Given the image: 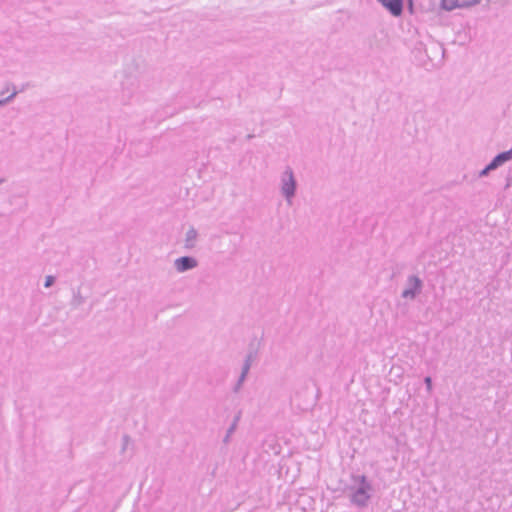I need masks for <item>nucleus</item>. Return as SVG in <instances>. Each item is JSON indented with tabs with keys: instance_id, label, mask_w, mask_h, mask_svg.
<instances>
[{
	"instance_id": "obj_1",
	"label": "nucleus",
	"mask_w": 512,
	"mask_h": 512,
	"mask_svg": "<svg viewBox=\"0 0 512 512\" xmlns=\"http://www.w3.org/2000/svg\"><path fill=\"white\" fill-rule=\"evenodd\" d=\"M351 480L353 484L346 488L350 492V503L361 509L366 508L374 493L372 482L364 474H351Z\"/></svg>"
},
{
	"instance_id": "obj_2",
	"label": "nucleus",
	"mask_w": 512,
	"mask_h": 512,
	"mask_svg": "<svg viewBox=\"0 0 512 512\" xmlns=\"http://www.w3.org/2000/svg\"><path fill=\"white\" fill-rule=\"evenodd\" d=\"M297 191V181L291 167L287 166L281 178V193L283 197L290 202L295 197Z\"/></svg>"
},
{
	"instance_id": "obj_3",
	"label": "nucleus",
	"mask_w": 512,
	"mask_h": 512,
	"mask_svg": "<svg viewBox=\"0 0 512 512\" xmlns=\"http://www.w3.org/2000/svg\"><path fill=\"white\" fill-rule=\"evenodd\" d=\"M423 288V281L417 275H409L407 278V287L402 291L401 297L414 300Z\"/></svg>"
},
{
	"instance_id": "obj_4",
	"label": "nucleus",
	"mask_w": 512,
	"mask_h": 512,
	"mask_svg": "<svg viewBox=\"0 0 512 512\" xmlns=\"http://www.w3.org/2000/svg\"><path fill=\"white\" fill-rule=\"evenodd\" d=\"M198 266V261L193 256H181L174 261V267L179 273L192 270Z\"/></svg>"
},
{
	"instance_id": "obj_5",
	"label": "nucleus",
	"mask_w": 512,
	"mask_h": 512,
	"mask_svg": "<svg viewBox=\"0 0 512 512\" xmlns=\"http://www.w3.org/2000/svg\"><path fill=\"white\" fill-rule=\"evenodd\" d=\"M394 17H399L403 13V0H377Z\"/></svg>"
},
{
	"instance_id": "obj_6",
	"label": "nucleus",
	"mask_w": 512,
	"mask_h": 512,
	"mask_svg": "<svg viewBox=\"0 0 512 512\" xmlns=\"http://www.w3.org/2000/svg\"><path fill=\"white\" fill-rule=\"evenodd\" d=\"M256 355H257V351H249L248 352V354L246 355V357L244 359V363H243L242 369H241V372L243 374H248L249 373V370L251 368L252 362L255 359Z\"/></svg>"
},
{
	"instance_id": "obj_7",
	"label": "nucleus",
	"mask_w": 512,
	"mask_h": 512,
	"mask_svg": "<svg viewBox=\"0 0 512 512\" xmlns=\"http://www.w3.org/2000/svg\"><path fill=\"white\" fill-rule=\"evenodd\" d=\"M256 355H257V351H249L248 352V354L246 355V357L244 359V363H243L242 369H241V372L243 374H248L249 373V370L251 368L252 362L255 359Z\"/></svg>"
},
{
	"instance_id": "obj_8",
	"label": "nucleus",
	"mask_w": 512,
	"mask_h": 512,
	"mask_svg": "<svg viewBox=\"0 0 512 512\" xmlns=\"http://www.w3.org/2000/svg\"><path fill=\"white\" fill-rule=\"evenodd\" d=\"M197 235H198L197 230L194 229L193 227H191L186 232V238H185V247L186 248H193L194 247V241L196 240Z\"/></svg>"
},
{
	"instance_id": "obj_9",
	"label": "nucleus",
	"mask_w": 512,
	"mask_h": 512,
	"mask_svg": "<svg viewBox=\"0 0 512 512\" xmlns=\"http://www.w3.org/2000/svg\"><path fill=\"white\" fill-rule=\"evenodd\" d=\"M85 300H86L85 297L82 296V294H81L80 288H78L77 290H73V297L71 300L72 307L78 308L79 306L84 304Z\"/></svg>"
},
{
	"instance_id": "obj_10",
	"label": "nucleus",
	"mask_w": 512,
	"mask_h": 512,
	"mask_svg": "<svg viewBox=\"0 0 512 512\" xmlns=\"http://www.w3.org/2000/svg\"><path fill=\"white\" fill-rule=\"evenodd\" d=\"M441 6L443 9L447 11H451L455 8H467L466 6H462V0H451L450 4H447V0L441 1Z\"/></svg>"
},
{
	"instance_id": "obj_11",
	"label": "nucleus",
	"mask_w": 512,
	"mask_h": 512,
	"mask_svg": "<svg viewBox=\"0 0 512 512\" xmlns=\"http://www.w3.org/2000/svg\"><path fill=\"white\" fill-rule=\"evenodd\" d=\"M142 143H139L135 146V153L141 156L148 155L151 152V145L149 142L144 143V148L141 147Z\"/></svg>"
},
{
	"instance_id": "obj_12",
	"label": "nucleus",
	"mask_w": 512,
	"mask_h": 512,
	"mask_svg": "<svg viewBox=\"0 0 512 512\" xmlns=\"http://www.w3.org/2000/svg\"><path fill=\"white\" fill-rule=\"evenodd\" d=\"M488 164L494 171V170L498 169L500 166L504 165L505 162L503 161V159L501 158V156L498 153Z\"/></svg>"
},
{
	"instance_id": "obj_13",
	"label": "nucleus",
	"mask_w": 512,
	"mask_h": 512,
	"mask_svg": "<svg viewBox=\"0 0 512 512\" xmlns=\"http://www.w3.org/2000/svg\"><path fill=\"white\" fill-rule=\"evenodd\" d=\"M246 377H247V374H243L241 372V374H240L236 384L233 387V392H235V393L239 392V390L241 389V387L243 385V382L245 381Z\"/></svg>"
},
{
	"instance_id": "obj_14",
	"label": "nucleus",
	"mask_w": 512,
	"mask_h": 512,
	"mask_svg": "<svg viewBox=\"0 0 512 512\" xmlns=\"http://www.w3.org/2000/svg\"><path fill=\"white\" fill-rule=\"evenodd\" d=\"M17 94H18V91L14 88L13 92L9 96H7L5 98H0V107H2L4 105H6L7 103L11 102L15 98V96Z\"/></svg>"
},
{
	"instance_id": "obj_15",
	"label": "nucleus",
	"mask_w": 512,
	"mask_h": 512,
	"mask_svg": "<svg viewBox=\"0 0 512 512\" xmlns=\"http://www.w3.org/2000/svg\"><path fill=\"white\" fill-rule=\"evenodd\" d=\"M512 186V166L509 167L506 178H505V185L504 190L509 189Z\"/></svg>"
},
{
	"instance_id": "obj_16",
	"label": "nucleus",
	"mask_w": 512,
	"mask_h": 512,
	"mask_svg": "<svg viewBox=\"0 0 512 512\" xmlns=\"http://www.w3.org/2000/svg\"><path fill=\"white\" fill-rule=\"evenodd\" d=\"M56 281V277L53 275H48L45 277L44 287L49 288L54 285Z\"/></svg>"
},
{
	"instance_id": "obj_17",
	"label": "nucleus",
	"mask_w": 512,
	"mask_h": 512,
	"mask_svg": "<svg viewBox=\"0 0 512 512\" xmlns=\"http://www.w3.org/2000/svg\"><path fill=\"white\" fill-rule=\"evenodd\" d=\"M493 171L492 168L487 164L478 174V177H486L490 174V172Z\"/></svg>"
},
{
	"instance_id": "obj_18",
	"label": "nucleus",
	"mask_w": 512,
	"mask_h": 512,
	"mask_svg": "<svg viewBox=\"0 0 512 512\" xmlns=\"http://www.w3.org/2000/svg\"><path fill=\"white\" fill-rule=\"evenodd\" d=\"M499 155L501 156L505 163L512 160V155L510 154L509 150L502 151L499 153Z\"/></svg>"
},
{
	"instance_id": "obj_19",
	"label": "nucleus",
	"mask_w": 512,
	"mask_h": 512,
	"mask_svg": "<svg viewBox=\"0 0 512 512\" xmlns=\"http://www.w3.org/2000/svg\"><path fill=\"white\" fill-rule=\"evenodd\" d=\"M424 384L426 385L427 391L431 392L432 387H433V383H432V378L430 376H426L424 378Z\"/></svg>"
},
{
	"instance_id": "obj_20",
	"label": "nucleus",
	"mask_w": 512,
	"mask_h": 512,
	"mask_svg": "<svg viewBox=\"0 0 512 512\" xmlns=\"http://www.w3.org/2000/svg\"><path fill=\"white\" fill-rule=\"evenodd\" d=\"M481 0H462V6L472 7L478 3H480Z\"/></svg>"
},
{
	"instance_id": "obj_21",
	"label": "nucleus",
	"mask_w": 512,
	"mask_h": 512,
	"mask_svg": "<svg viewBox=\"0 0 512 512\" xmlns=\"http://www.w3.org/2000/svg\"><path fill=\"white\" fill-rule=\"evenodd\" d=\"M129 440H130V437H129L128 435H124V436L122 437V441H123L122 450H123V451L126 449V447H127V444H128V442H129Z\"/></svg>"
},
{
	"instance_id": "obj_22",
	"label": "nucleus",
	"mask_w": 512,
	"mask_h": 512,
	"mask_svg": "<svg viewBox=\"0 0 512 512\" xmlns=\"http://www.w3.org/2000/svg\"><path fill=\"white\" fill-rule=\"evenodd\" d=\"M241 415H242V412L241 411H238V413L234 416V419H233V422L232 423H235L236 426L238 425V422L240 421L241 419Z\"/></svg>"
},
{
	"instance_id": "obj_23",
	"label": "nucleus",
	"mask_w": 512,
	"mask_h": 512,
	"mask_svg": "<svg viewBox=\"0 0 512 512\" xmlns=\"http://www.w3.org/2000/svg\"><path fill=\"white\" fill-rule=\"evenodd\" d=\"M241 415H242V412L241 411H238V413L234 416V419H233V422L232 423H235L236 426L238 425V422L240 421L241 419Z\"/></svg>"
},
{
	"instance_id": "obj_24",
	"label": "nucleus",
	"mask_w": 512,
	"mask_h": 512,
	"mask_svg": "<svg viewBox=\"0 0 512 512\" xmlns=\"http://www.w3.org/2000/svg\"><path fill=\"white\" fill-rule=\"evenodd\" d=\"M237 426L235 423H231V425L229 426V428L227 429V432L228 434H232L235 430H236Z\"/></svg>"
},
{
	"instance_id": "obj_25",
	"label": "nucleus",
	"mask_w": 512,
	"mask_h": 512,
	"mask_svg": "<svg viewBox=\"0 0 512 512\" xmlns=\"http://www.w3.org/2000/svg\"><path fill=\"white\" fill-rule=\"evenodd\" d=\"M231 435H232V434H228V433H226V435H225V437H224V439H223V442H224V443H228V442H229V440H230Z\"/></svg>"
},
{
	"instance_id": "obj_26",
	"label": "nucleus",
	"mask_w": 512,
	"mask_h": 512,
	"mask_svg": "<svg viewBox=\"0 0 512 512\" xmlns=\"http://www.w3.org/2000/svg\"><path fill=\"white\" fill-rule=\"evenodd\" d=\"M125 97H126V94H125V90H124V91H123V99H124ZM130 97H131V94L129 93V94L127 95V98L129 99Z\"/></svg>"
},
{
	"instance_id": "obj_27",
	"label": "nucleus",
	"mask_w": 512,
	"mask_h": 512,
	"mask_svg": "<svg viewBox=\"0 0 512 512\" xmlns=\"http://www.w3.org/2000/svg\"><path fill=\"white\" fill-rule=\"evenodd\" d=\"M5 182V179L4 178H0V185L3 184Z\"/></svg>"
},
{
	"instance_id": "obj_28",
	"label": "nucleus",
	"mask_w": 512,
	"mask_h": 512,
	"mask_svg": "<svg viewBox=\"0 0 512 512\" xmlns=\"http://www.w3.org/2000/svg\"><path fill=\"white\" fill-rule=\"evenodd\" d=\"M252 137H253V135H250V134H249V135H247V137H246V138H247V139H251Z\"/></svg>"
}]
</instances>
